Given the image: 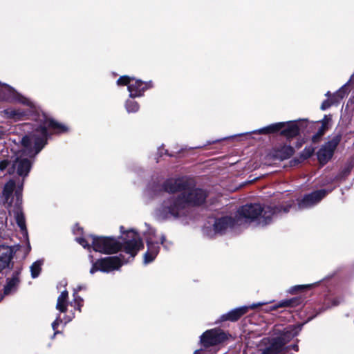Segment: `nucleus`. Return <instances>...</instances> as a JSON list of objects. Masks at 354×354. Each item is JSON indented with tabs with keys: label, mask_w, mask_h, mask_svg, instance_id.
<instances>
[{
	"label": "nucleus",
	"mask_w": 354,
	"mask_h": 354,
	"mask_svg": "<svg viewBox=\"0 0 354 354\" xmlns=\"http://www.w3.org/2000/svg\"><path fill=\"white\" fill-rule=\"evenodd\" d=\"M0 100L10 102H18L28 107L27 110L11 108L4 110L5 115L8 118L15 120H19L26 118L35 109L33 102L29 99L21 95L12 87L6 84H2L1 82H0Z\"/></svg>",
	"instance_id": "39448f33"
},
{
	"label": "nucleus",
	"mask_w": 354,
	"mask_h": 354,
	"mask_svg": "<svg viewBox=\"0 0 354 354\" xmlns=\"http://www.w3.org/2000/svg\"><path fill=\"white\" fill-rule=\"evenodd\" d=\"M145 225L146 229L143 234L146 239L147 250L144 254L143 262L145 264H148L151 263L159 253L160 245L158 241V240L160 241V243L163 245L164 248L167 250L171 247L172 243L167 241L164 235H161L158 237L155 230L147 223H145Z\"/></svg>",
	"instance_id": "423d86ee"
},
{
	"label": "nucleus",
	"mask_w": 354,
	"mask_h": 354,
	"mask_svg": "<svg viewBox=\"0 0 354 354\" xmlns=\"http://www.w3.org/2000/svg\"><path fill=\"white\" fill-rule=\"evenodd\" d=\"M21 185H23L21 184ZM21 187H22V186H21V187H19V189L16 190V192H15V196L17 198V204H20L21 203V189H22Z\"/></svg>",
	"instance_id": "e433bc0d"
},
{
	"label": "nucleus",
	"mask_w": 354,
	"mask_h": 354,
	"mask_svg": "<svg viewBox=\"0 0 354 354\" xmlns=\"http://www.w3.org/2000/svg\"><path fill=\"white\" fill-rule=\"evenodd\" d=\"M6 130L3 127L0 126V138L5 134Z\"/></svg>",
	"instance_id": "a19ab883"
},
{
	"label": "nucleus",
	"mask_w": 354,
	"mask_h": 354,
	"mask_svg": "<svg viewBox=\"0 0 354 354\" xmlns=\"http://www.w3.org/2000/svg\"><path fill=\"white\" fill-rule=\"evenodd\" d=\"M240 227L236 223V216L234 218L230 216H225L215 220L213 227L205 226L203 228V232L209 237H212L216 234L225 233L228 229H234Z\"/></svg>",
	"instance_id": "9d476101"
},
{
	"label": "nucleus",
	"mask_w": 354,
	"mask_h": 354,
	"mask_svg": "<svg viewBox=\"0 0 354 354\" xmlns=\"http://www.w3.org/2000/svg\"><path fill=\"white\" fill-rule=\"evenodd\" d=\"M18 250V245L9 246L5 244H0V272L5 269L13 268L14 262L12 259Z\"/></svg>",
	"instance_id": "ddd939ff"
},
{
	"label": "nucleus",
	"mask_w": 354,
	"mask_h": 354,
	"mask_svg": "<svg viewBox=\"0 0 354 354\" xmlns=\"http://www.w3.org/2000/svg\"><path fill=\"white\" fill-rule=\"evenodd\" d=\"M162 189L168 193L187 194L195 190H203L202 189L191 186L184 178H169L162 184Z\"/></svg>",
	"instance_id": "9b49d317"
},
{
	"label": "nucleus",
	"mask_w": 354,
	"mask_h": 354,
	"mask_svg": "<svg viewBox=\"0 0 354 354\" xmlns=\"http://www.w3.org/2000/svg\"><path fill=\"white\" fill-rule=\"evenodd\" d=\"M118 86H127L129 97L131 98L140 97L149 88L152 87L151 82H142L128 75L121 76L117 80Z\"/></svg>",
	"instance_id": "6e6552de"
},
{
	"label": "nucleus",
	"mask_w": 354,
	"mask_h": 354,
	"mask_svg": "<svg viewBox=\"0 0 354 354\" xmlns=\"http://www.w3.org/2000/svg\"><path fill=\"white\" fill-rule=\"evenodd\" d=\"M294 153V149L288 145H284L279 147L275 151V157L279 160H286L289 158Z\"/></svg>",
	"instance_id": "aec40b11"
},
{
	"label": "nucleus",
	"mask_w": 354,
	"mask_h": 354,
	"mask_svg": "<svg viewBox=\"0 0 354 354\" xmlns=\"http://www.w3.org/2000/svg\"><path fill=\"white\" fill-rule=\"evenodd\" d=\"M73 231V233L76 235L81 234L82 232V228H81L80 226L76 225L74 226Z\"/></svg>",
	"instance_id": "4c0bfd02"
},
{
	"label": "nucleus",
	"mask_w": 354,
	"mask_h": 354,
	"mask_svg": "<svg viewBox=\"0 0 354 354\" xmlns=\"http://www.w3.org/2000/svg\"><path fill=\"white\" fill-rule=\"evenodd\" d=\"M185 194H178L164 199L155 209V216L162 221L179 219L187 214L189 207L201 205L207 197L204 190H194Z\"/></svg>",
	"instance_id": "7ed1b4c3"
},
{
	"label": "nucleus",
	"mask_w": 354,
	"mask_h": 354,
	"mask_svg": "<svg viewBox=\"0 0 354 354\" xmlns=\"http://www.w3.org/2000/svg\"><path fill=\"white\" fill-rule=\"evenodd\" d=\"M342 138V135L338 133L330 138L317 152V158L322 165L326 164L332 158L335 149L339 145Z\"/></svg>",
	"instance_id": "f8f14e48"
},
{
	"label": "nucleus",
	"mask_w": 354,
	"mask_h": 354,
	"mask_svg": "<svg viewBox=\"0 0 354 354\" xmlns=\"http://www.w3.org/2000/svg\"><path fill=\"white\" fill-rule=\"evenodd\" d=\"M71 320V318L66 319H65V324H66L67 322H69Z\"/></svg>",
	"instance_id": "37998d69"
},
{
	"label": "nucleus",
	"mask_w": 354,
	"mask_h": 354,
	"mask_svg": "<svg viewBox=\"0 0 354 354\" xmlns=\"http://www.w3.org/2000/svg\"><path fill=\"white\" fill-rule=\"evenodd\" d=\"M348 83L343 85L332 97L334 100H338V102L348 93Z\"/></svg>",
	"instance_id": "393cba45"
},
{
	"label": "nucleus",
	"mask_w": 354,
	"mask_h": 354,
	"mask_svg": "<svg viewBox=\"0 0 354 354\" xmlns=\"http://www.w3.org/2000/svg\"><path fill=\"white\" fill-rule=\"evenodd\" d=\"M331 120L330 115H324V118L320 121L322 126L328 129L329 123Z\"/></svg>",
	"instance_id": "473e14b6"
},
{
	"label": "nucleus",
	"mask_w": 354,
	"mask_h": 354,
	"mask_svg": "<svg viewBox=\"0 0 354 354\" xmlns=\"http://www.w3.org/2000/svg\"><path fill=\"white\" fill-rule=\"evenodd\" d=\"M22 268L21 266L17 267L12 272V277L10 278H15L16 279H19V275L21 272Z\"/></svg>",
	"instance_id": "f704fd0d"
},
{
	"label": "nucleus",
	"mask_w": 354,
	"mask_h": 354,
	"mask_svg": "<svg viewBox=\"0 0 354 354\" xmlns=\"http://www.w3.org/2000/svg\"><path fill=\"white\" fill-rule=\"evenodd\" d=\"M279 308H281V307L279 306V302H278L277 304L271 306L269 308L265 309V312L268 313L270 311H273V310H277Z\"/></svg>",
	"instance_id": "58836bf2"
},
{
	"label": "nucleus",
	"mask_w": 354,
	"mask_h": 354,
	"mask_svg": "<svg viewBox=\"0 0 354 354\" xmlns=\"http://www.w3.org/2000/svg\"><path fill=\"white\" fill-rule=\"evenodd\" d=\"M86 289V286L84 285H80V286H77L76 288L74 289V295H77V292L82 290H84Z\"/></svg>",
	"instance_id": "ea45409f"
},
{
	"label": "nucleus",
	"mask_w": 354,
	"mask_h": 354,
	"mask_svg": "<svg viewBox=\"0 0 354 354\" xmlns=\"http://www.w3.org/2000/svg\"><path fill=\"white\" fill-rule=\"evenodd\" d=\"M338 103V100H334L333 97L330 98H328L325 101L323 102V103L321 105V109L322 110H326L328 109L332 104Z\"/></svg>",
	"instance_id": "cd10ccee"
},
{
	"label": "nucleus",
	"mask_w": 354,
	"mask_h": 354,
	"mask_svg": "<svg viewBox=\"0 0 354 354\" xmlns=\"http://www.w3.org/2000/svg\"><path fill=\"white\" fill-rule=\"evenodd\" d=\"M76 241L84 248L90 250L91 248L95 252L104 254L115 253L120 250H123L129 255V259H133L138 251L143 248V243L140 235L134 230H128L123 243L112 237L95 236L89 235L85 237H76Z\"/></svg>",
	"instance_id": "f03ea898"
},
{
	"label": "nucleus",
	"mask_w": 354,
	"mask_h": 354,
	"mask_svg": "<svg viewBox=\"0 0 354 354\" xmlns=\"http://www.w3.org/2000/svg\"><path fill=\"white\" fill-rule=\"evenodd\" d=\"M92 267L89 272L93 274L97 271L102 272H110L113 270H118L124 263H127L129 260L124 259L119 257H109L100 259L94 261L92 255L89 256Z\"/></svg>",
	"instance_id": "0eeeda50"
},
{
	"label": "nucleus",
	"mask_w": 354,
	"mask_h": 354,
	"mask_svg": "<svg viewBox=\"0 0 354 354\" xmlns=\"http://www.w3.org/2000/svg\"><path fill=\"white\" fill-rule=\"evenodd\" d=\"M301 304V299L299 297H295L288 299H283L279 302V306L281 308L283 307H295Z\"/></svg>",
	"instance_id": "5701e85b"
},
{
	"label": "nucleus",
	"mask_w": 354,
	"mask_h": 354,
	"mask_svg": "<svg viewBox=\"0 0 354 354\" xmlns=\"http://www.w3.org/2000/svg\"><path fill=\"white\" fill-rule=\"evenodd\" d=\"M314 152V149L313 147H306L302 151V156L304 158H309Z\"/></svg>",
	"instance_id": "2f4dec72"
},
{
	"label": "nucleus",
	"mask_w": 354,
	"mask_h": 354,
	"mask_svg": "<svg viewBox=\"0 0 354 354\" xmlns=\"http://www.w3.org/2000/svg\"><path fill=\"white\" fill-rule=\"evenodd\" d=\"M310 286H311V285H297V286H295L291 287L289 289L288 292L291 293V294H293V293H295V292H297L298 290H303L304 289L310 288Z\"/></svg>",
	"instance_id": "7c9ffc66"
},
{
	"label": "nucleus",
	"mask_w": 354,
	"mask_h": 354,
	"mask_svg": "<svg viewBox=\"0 0 354 354\" xmlns=\"http://www.w3.org/2000/svg\"><path fill=\"white\" fill-rule=\"evenodd\" d=\"M300 330V326L291 325L286 327L281 336L272 339L270 346L263 351V354L277 353L279 352L288 341L298 334Z\"/></svg>",
	"instance_id": "1a4fd4ad"
},
{
	"label": "nucleus",
	"mask_w": 354,
	"mask_h": 354,
	"mask_svg": "<svg viewBox=\"0 0 354 354\" xmlns=\"http://www.w3.org/2000/svg\"><path fill=\"white\" fill-rule=\"evenodd\" d=\"M125 107L128 113L137 112L140 108L138 103L133 100H127Z\"/></svg>",
	"instance_id": "bb28decb"
},
{
	"label": "nucleus",
	"mask_w": 354,
	"mask_h": 354,
	"mask_svg": "<svg viewBox=\"0 0 354 354\" xmlns=\"http://www.w3.org/2000/svg\"><path fill=\"white\" fill-rule=\"evenodd\" d=\"M292 348L295 351H298V346L297 345H294L292 346Z\"/></svg>",
	"instance_id": "79ce46f5"
},
{
	"label": "nucleus",
	"mask_w": 354,
	"mask_h": 354,
	"mask_svg": "<svg viewBox=\"0 0 354 354\" xmlns=\"http://www.w3.org/2000/svg\"><path fill=\"white\" fill-rule=\"evenodd\" d=\"M62 283H63V286H66V282L65 281H62Z\"/></svg>",
	"instance_id": "de8ad7c7"
},
{
	"label": "nucleus",
	"mask_w": 354,
	"mask_h": 354,
	"mask_svg": "<svg viewBox=\"0 0 354 354\" xmlns=\"http://www.w3.org/2000/svg\"><path fill=\"white\" fill-rule=\"evenodd\" d=\"M73 297L74 307L80 311V308L82 306L83 299L80 296H78L77 294L75 295L73 294Z\"/></svg>",
	"instance_id": "c756f323"
},
{
	"label": "nucleus",
	"mask_w": 354,
	"mask_h": 354,
	"mask_svg": "<svg viewBox=\"0 0 354 354\" xmlns=\"http://www.w3.org/2000/svg\"><path fill=\"white\" fill-rule=\"evenodd\" d=\"M285 127L281 129V135L290 138L299 134V128L297 122L290 121L285 122Z\"/></svg>",
	"instance_id": "f3484780"
},
{
	"label": "nucleus",
	"mask_w": 354,
	"mask_h": 354,
	"mask_svg": "<svg viewBox=\"0 0 354 354\" xmlns=\"http://www.w3.org/2000/svg\"><path fill=\"white\" fill-rule=\"evenodd\" d=\"M62 322V320L61 319L60 315H59L56 319L52 323V328L55 330L54 336L59 333L58 331H56V328Z\"/></svg>",
	"instance_id": "72a5a7b5"
},
{
	"label": "nucleus",
	"mask_w": 354,
	"mask_h": 354,
	"mask_svg": "<svg viewBox=\"0 0 354 354\" xmlns=\"http://www.w3.org/2000/svg\"><path fill=\"white\" fill-rule=\"evenodd\" d=\"M326 195V192L324 189L315 191L307 194L298 203L299 208H310L317 204Z\"/></svg>",
	"instance_id": "dca6fc26"
},
{
	"label": "nucleus",
	"mask_w": 354,
	"mask_h": 354,
	"mask_svg": "<svg viewBox=\"0 0 354 354\" xmlns=\"http://www.w3.org/2000/svg\"><path fill=\"white\" fill-rule=\"evenodd\" d=\"M43 264V261L38 260L34 262L30 267V272H31V277L32 278L35 279L37 278L41 270V266Z\"/></svg>",
	"instance_id": "b1692460"
},
{
	"label": "nucleus",
	"mask_w": 354,
	"mask_h": 354,
	"mask_svg": "<svg viewBox=\"0 0 354 354\" xmlns=\"http://www.w3.org/2000/svg\"><path fill=\"white\" fill-rule=\"evenodd\" d=\"M11 164L9 161L7 160H4L2 161H0V170L3 171L6 168L8 167H10Z\"/></svg>",
	"instance_id": "c9c22d12"
},
{
	"label": "nucleus",
	"mask_w": 354,
	"mask_h": 354,
	"mask_svg": "<svg viewBox=\"0 0 354 354\" xmlns=\"http://www.w3.org/2000/svg\"><path fill=\"white\" fill-rule=\"evenodd\" d=\"M37 120V125L35 129L22 138L24 149L9 167L10 174H17L23 178L26 177L32 165L30 159L34 158L47 143L48 129L55 133H62L68 129L66 126L55 121L44 113H38Z\"/></svg>",
	"instance_id": "f257e3e1"
},
{
	"label": "nucleus",
	"mask_w": 354,
	"mask_h": 354,
	"mask_svg": "<svg viewBox=\"0 0 354 354\" xmlns=\"http://www.w3.org/2000/svg\"><path fill=\"white\" fill-rule=\"evenodd\" d=\"M327 129V128L321 126L320 128L318 129L317 133L314 135L313 137V142H318L321 137L325 133V131Z\"/></svg>",
	"instance_id": "c85d7f7f"
},
{
	"label": "nucleus",
	"mask_w": 354,
	"mask_h": 354,
	"mask_svg": "<svg viewBox=\"0 0 354 354\" xmlns=\"http://www.w3.org/2000/svg\"><path fill=\"white\" fill-rule=\"evenodd\" d=\"M269 303L270 302H258L254 303L250 306H243L241 307L236 308L229 311L227 313L223 315L221 317V321L235 322L238 320L241 316L245 315L249 309H254L257 307Z\"/></svg>",
	"instance_id": "2eb2a0df"
},
{
	"label": "nucleus",
	"mask_w": 354,
	"mask_h": 354,
	"mask_svg": "<svg viewBox=\"0 0 354 354\" xmlns=\"http://www.w3.org/2000/svg\"><path fill=\"white\" fill-rule=\"evenodd\" d=\"M15 187V183L14 180H9L4 186L3 194L6 199L8 201L10 196L12 195L14 189Z\"/></svg>",
	"instance_id": "a878e982"
},
{
	"label": "nucleus",
	"mask_w": 354,
	"mask_h": 354,
	"mask_svg": "<svg viewBox=\"0 0 354 354\" xmlns=\"http://www.w3.org/2000/svg\"><path fill=\"white\" fill-rule=\"evenodd\" d=\"M200 353L199 350H196L194 351V354H198Z\"/></svg>",
	"instance_id": "c03bdc74"
},
{
	"label": "nucleus",
	"mask_w": 354,
	"mask_h": 354,
	"mask_svg": "<svg viewBox=\"0 0 354 354\" xmlns=\"http://www.w3.org/2000/svg\"><path fill=\"white\" fill-rule=\"evenodd\" d=\"M19 283L20 279H16L15 278H8L6 280V284L4 286L3 289L4 295H8L16 292Z\"/></svg>",
	"instance_id": "4be33fe9"
},
{
	"label": "nucleus",
	"mask_w": 354,
	"mask_h": 354,
	"mask_svg": "<svg viewBox=\"0 0 354 354\" xmlns=\"http://www.w3.org/2000/svg\"><path fill=\"white\" fill-rule=\"evenodd\" d=\"M214 142H216V141L208 142H207V144H208V145H210V144H212V143H214Z\"/></svg>",
	"instance_id": "a18cd8bd"
},
{
	"label": "nucleus",
	"mask_w": 354,
	"mask_h": 354,
	"mask_svg": "<svg viewBox=\"0 0 354 354\" xmlns=\"http://www.w3.org/2000/svg\"><path fill=\"white\" fill-rule=\"evenodd\" d=\"M68 292L66 290H63L57 298L56 309L60 313H66L68 305Z\"/></svg>",
	"instance_id": "412c9836"
},
{
	"label": "nucleus",
	"mask_w": 354,
	"mask_h": 354,
	"mask_svg": "<svg viewBox=\"0 0 354 354\" xmlns=\"http://www.w3.org/2000/svg\"><path fill=\"white\" fill-rule=\"evenodd\" d=\"M12 212L18 226L20 227L24 235L27 236V230L26 227L25 218L21 208L18 206L16 207L15 209L12 210Z\"/></svg>",
	"instance_id": "6ab92c4d"
},
{
	"label": "nucleus",
	"mask_w": 354,
	"mask_h": 354,
	"mask_svg": "<svg viewBox=\"0 0 354 354\" xmlns=\"http://www.w3.org/2000/svg\"><path fill=\"white\" fill-rule=\"evenodd\" d=\"M28 250H30V244H29V243H28Z\"/></svg>",
	"instance_id": "09e8293b"
},
{
	"label": "nucleus",
	"mask_w": 354,
	"mask_h": 354,
	"mask_svg": "<svg viewBox=\"0 0 354 354\" xmlns=\"http://www.w3.org/2000/svg\"><path fill=\"white\" fill-rule=\"evenodd\" d=\"M225 339V333L220 329L207 330L201 336V342L205 347L216 345L223 342Z\"/></svg>",
	"instance_id": "4468645a"
},
{
	"label": "nucleus",
	"mask_w": 354,
	"mask_h": 354,
	"mask_svg": "<svg viewBox=\"0 0 354 354\" xmlns=\"http://www.w3.org/2000/svg\"><path fill=\"white\" fill-rule=\"evenodd\" d=\"M291 205L272 207L262 206L260 204H247L240 207L236 214V223L240 226H245L252 223L257 225L265 226L271 223L272 218L281 213L289 212Z\"/></svg>",
	"instance_id": "20e7f679"
},
{
	"label": "nucleus",
	"mask_w": 354,
	"mask_h": 354,
	"mask_svg": "<svg viewBox=\"0 0 354 354\" xmlns=\"http://www.w3.org/2000/svg\"><path fill=\"white\" fill-rule=\"evenodd\" d=\"M285 122H277L271 124L267 127H263L254 131V133L259 134H270L278 131H281V129L285 127Z\"/></svg>",
	"instance_id": "a211bd4d"
},
{
	"label": "nucleus",
	"mask_w": 354,
	"mask_h": 354,
	"mask_svg": "<svg viewBox=\"0 0 354 354\" xmlns=\"http://www.w3.org/2000/svg\"><path fill=\"white\" fill-rule=\"evenodd\" d=\"M326 95L327 97H329V96H330V92H329V91H328V92H327V93H326Z\"/></svg>",
	"instance_id": "49530a36"
}]
</instances>
